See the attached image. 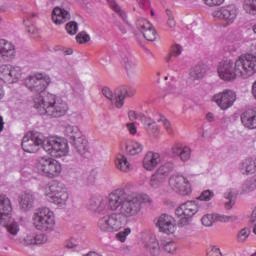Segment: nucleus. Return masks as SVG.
Masks as SVG:
<instances>
[{"label":"nucleus","instance_id":"1","mask_svg":"<svg viewBox=\"0 0 256 256\" xmlns=\"http://www.w3.org/2000/svg\"><path fill=\"white\" fill-rule=\"evenodd\" d=\"M51 83L50 78L43 77V74L28 76L24 80L25 87L32 93H36L34 97V107L40 112V115H48V117H65L69 111V105L63 99L54 94H45V89Z\"/></svg>","mask_w":256,"mask_h":256},{"label":"nucleus","instance_id":"2","mask_svg":"<svg viewBox=\"0 0 256 256\" xmlns=\"http://www.w3.org/2000/svg\"><path fill=\"white\" fill-rule=\"evenodd\" d=\"M25 153H37L41 146L51 157H64L69 153V144L61 138H45L41 132H28L22 139Z\"/></svg>","mask_w":256,"mask_h":256},{"label":"nucleus","instance_id":"3","mask_svg":"<svg viewBox=\"0 0 256 256\" xmlns=\"http://www.w3.org/2000/svg\"><path fill=\"white\" fill-rule=\"evenodd\" d=\"M256 73V56L253 54L241 55L235 63L226 60L220 63L218 75L223 81H235L237 77L249 79Z\"/></svg>","mask_w":256,"mask_h":256},{"label":"nucleus","instance_id":"4","mask_svg":"<svg viewBox=\"0 0 256 256\" xmlns=\"http://www.w3.org/2000/svg\"><path fill=\"white\" fill-rule=\"evenodd\" d=\"M107 209L117 211L118 215H122L126 219L135 217L141 211V200L137 193L130 192L125 189H117L108 195Z\"/></svg>","mask_w":256,"mask_h":256},{"label":"nucleus","instance_id":"5","mask_svg":"<svg viewBox=\"0 0 256 256\" xmlns=\"http://www.w3.org/2000/svg\"><path fill=\"white\" fill-rule=\"evenodd\" d=\"M137 93V90L133 86L121 85L113 91L109 87L102 89V95L109 99L111 103L115 105L117 109H121L125 105V99L127 97H133Z\"/></svg>","mask_w":256,"mask_h":256},{"label":"nucleus","instance_id":"6","mask_svg":"<svg viewBox=\"0 0 256 256\" xmlns=\"http://www.w3.org/2000/svg\"><path fill=\"white\" fill-rule=\"evenodd\" d=\"M127 225V218L117 212L101 217L98 220V229L103 233H115Z\"/></svg>","mask_w":256,"mask_h":256},{"label":"nucleus","instance_id":"7","mask_svg":"<svg viewBox=\"0 0 256 256\" xmlns=\"http://www.w3.org/2000/svg\"><path fill=\"white\" fill-rule=\"evenodd\" d=\"M33 225L38 231H49L55 225V214L47 207L38 208L33 216Z\"/></svg>","mask_w":256,"mask_h":256},{"label":"nucleus","instance_id":"8","mask_svg":"<svg viewBox=\"0 0 256 256\" xmlns=\"http://www.w3.org/2000/svg\"><path fill=\"white\" fill-rule=\"evenodd\" d=\"M47 199L50 203H55V205H65L67 199H69V193H67V188L65 184L61 182H53L46 193Z\"/></svg>","mask_w":256,"mask_h":256},{"label":"nucleus","instance_id":"9","mask_svg":"<svg viewBox=\"0 0 256 256\" xmlns=\"http://www.w3.org/2000/svg\"><path fill=\"white\" fill-rule=\"evenodd\" d=\"M38 171L44 177L53 179V177H59L61 164L53 158L42 157L39 160Z\"/></svg>","mask_w":256,"mask_h":256},{"label":"nucleus","instance_id":"10","mask_svg":"<svg viewBox=\"0 0 256 256\" xmlns=\"http://www.w3.org/2000/svg\"><path fill=\"white\" fill-rule=\"evenodd\" d=\"M212 101L222 109V111H227L230 107H233V103L237 101V95L231 90H224L215 94Z\"/></svg>","mask_w":256,"mask_h":256},{"label":"nucleus","instance_id":"11","mask_svg":"<svg viewBox=\"0 0 256 256\" xmlns=\"http://www.w3.org/2000/svg\"><path fill=\"white\" fill-rule=\"evenodd\" d=\"M0 79L4 83H17L21 79V67L11 65L0 66Z\"/></svg>","mask_w":256,"mask_h":256},{"label":"nucleus","instance_id":"12","mask_svg":"<svg viewBox=\"0 0 256 256\" xmlns=\"http://www.w3.org/2000/svg\"><path fill=\"white\" fill-rule=\"evenodd\" d=\"M169 186L173 191L180 195H189L191 193V184L189 180L181 175H172L168 180Z\"/></svg>","mask_w":256,"mask_h":256},{"label":"nucleus","instance_id":"13","mask_svg":"<svg viewBox=\"0 0 256 256\" xmlns=\"http://www.w3.org/2000/svg\"><path fill=\"white\" fill-rule=\"evenodd\" d=\"M136 27L140 33H142L146 41H155L157 39V31L153 28L150 21L145 18H138L136 21Z\"/></svg>","mask_w":256,"mask_h":256},{"label":"nucleus","instance_id":"14","mask_svg":"<svg viewBox=\"0 0 256 256\" xmlns=\"http://www.w3.org/2000/svg\"><path fill=\"white\" fill-rule=\"evenodd\" d=\"M156 225L161 233H165L166 235H173L177 223L175 222V218H173V216L169 214H162L159 216Z\"/></svg>","mask_w":256,"mask_h":256},{"label":"nucleus","instance_id":"15","mask_svg":"<svg viewBox=\"0 0 256 256\" xmlns=\"http://www.w3.org/2000/svg\"><path fill=\"white\" fill-rule=\"evenodd\" d=\"M11 211L13 206L11 205V199L7 195H0V225H7L11 220Z\"/></svg>","mask_w":256,"mask_h":256},{"label":"nucleus","instance_id":"16","mask_svg":"<svg viewBox=\"0 0 256 256\" xmlns=\"http://www.w3.org/2000/svg\"><path fill=\"white\" fill-rule=\"evenodd\" d=\"M239 11L235 5H228L221 7L218 11L215 12V17L219 19H223L229 25L235 23V19H237Z\"/></svg>","mask_w":256,"mask_h":256},{"label":"nucleus","instance_id":"17","mask_svg":"<svg viewBox=\"0 0 256 256\" xmlns=\"http://www.w3.org/2000/svg\"><path fill=\"white\" fill-rule=\"evenodd\" d=\"M15 45L13 43L0 39V63L4 61H13L15 59Z\"/></svg>","mask_w":256,"mask_h":256},{"label":"nucleus","instance_id":"18","mask_svg":"<svg viewBox=\"0 0 256 256\" xmlns=\"http://www.w3.org/2000/svg\"><path fill=\"white\" fill-rule=\"evenodd\" d=\"M197 211H199V206L195 201H187L184 204H181L175 211L177 217H193Z\"/></svg>","mask_w":256,"mask_h":256},{"label":"nucleus","instance_id":"19","mask_svg":"<svg viewBox=\"0 0 256 256\" xmlns=\"http://www.w3.org/2000/svg\"><path fill=\"white\" fill-rule=\"evenodd\" d=\"M161 163V155L157 152H148L143 159V167L146 171H153Z\"/></svg>","mask_w":256,"mask_h":256},{"label":"nucleus","instance_id":"20","mask_svg":"<svg viewBox=\"0 0 256 256\" xmlns=\"http://www.w3.org/2000/svg\"><path fill=\"white\" fill-rule=\"evenodd\" d=\"M122 63L126 70L127 77H135L139 73V68H137V63L131 59L129 54H121Z\"/></svg>","mask_w":256,"mask_h":256},{"label":"nucleus","instance_id":"21","mask_svg":"<svg viewBox=\"0 0 256 256\" xmlns=\"http://www.w3.org/2000/svg\"><path fill=\"white\" fill-rule=\"evenodd\" d=\"M71 19V13L61 7H55L52 13V20L56 25H63Z\"/></svg>","mask_w":256,"mask_h":256},{"label":"nucleus","instance_id":"22","mask_svg":"<svg viewBox=\"0 0 256 256\" xmlns=\"http://www.w3.org/2000/svg\"><path fill=\"white\" fill-rule=\"evenodd\" d=\"M171 151L176 157H180L181 161H189L191 159V148L183 144H175Z\"/></svg>","mask_w":256,"mask_h":256},{"label":"nucleus","instance_id":"23","mask_svg":"<svg viewBox=\"0 0 256 256\" xmlns=\"http://www.w3.org/2000/svg\"><path fill=\"white\" fill-rule=\"evenodd\" d=\"M71 144L74 147L75 152L80 155V157H83L84 159L89 157V145L83 136L76 139V141L71 142Z\"/></svg>","mask_w":256,"mask_h":256},{"label":"nucleus","instance_id":"24","mask_svg":"<svg viewBox=\"0 0 256 256\" xmlns=\"http://www.w3.org/2000/svg\"><path fill=\"white\" fill-rule=\"evenodd\" d=\"M241 123L247 129H256V111L249 109L243 112L241 114Z\"/></svg>","mask_w":256,"mask_h":256},{"label":"nucleus","instance_id":"25","mask_svg":"<svg viewBox=\"0 0 256 256\" xmlns=\"http://www.w3.org/2000/svg\"><path fill=\"white\" fill-rule=\"evenodd\" d=\"M88 209L94 213H105L107 211V200L91 198L88 203Z\"/></svg>","mask_w":256,"mask_h":256},{"label":"nucleus","instance_id":"26","mask_svg":"<svg viewBox=\"0 0 256 256\" xmlns=\"http://www.w3.org/2000/svg\"><path fill=\"white\" fill-rule=\"evenodd\" d=\"M207 73V66L205 64H197L190 70L191 81H201L205 74Z\"/></svg>","mask_w":256,"mask_h":256},{"label":"nucleus","instance_id":"27","mask_svg":"<svg viewBox=\"0 0 256 256\" xmlns=\"http://www.w3.org/2000/svg\"><path fill=\"white\" fill-rule=\"evenodd\" d=\"M35 204V195L31 192H26L22 194L20 199V207L23 211H29V209H33V205Z\"/></svg>","mask_w":256,"mask_h":256},{"label":"nucleus","instance_id":"28","mask_svg":"<svg viewBox=\"0 0 256 256\" xmlns=\"http://www.w3.org/2000/svg\"><path fill=\"white\" fill-rule=\"evenodd\" d=\"M141 121L150 135H157V133H159V126H157V122L153 119L141 116Z\"/></svg>","mask_w":256,"mask_h":256},{"label":"nucleus","instance_id":"29","mask_svg":"<svg viewBox=\"0 0 256 256\" xmlns=\"http://www.w3.org/2000/svg\"><path fill=\"white\" fill-rule=\"evenodd\" d=\"M145 247L147 251L153 256H159V253H161V247L159 246V241H157V238L150 237L149 240L145 243Z\"/></svg>","mask_w":256,"mask_h":256},{"label":"nucleus","instance_id":"30","mask_svg":"<svg viewBox=\"0 0 256 256\" xmlns=\"http://www.w3.org/2000/svg\"><path fill=\"white\" fill-rule=\"evenodd\" d=\"M115 165L119 171H122L123 173H129V170L131 169V164L129 161H127V157L123 154H119L115 160Z\"/></svg>","mask_w":256,"mask_h":256},{"label":"nucleus","instance_id":"31","mask_svg":"<svg viewBox=\"0 0 256 256\" xmlns=\"http://www.w3.org/2000/svg\"><path fill=\"white\" fill-rule=\"evenodd\" d=\"M64 133L66 137H69V139H71V143L83 137L81 134V130H79V127L77 126H66Z\"/></svg>","mask_w":256,"mask_h":256},{"label":"nucleus","instance_id":"32","mask_svg":"<svg viewBox=\"0 0 256 256\" xmlns=\"http://www.w3.org/2000/svg\"><path fill=\"white\" fill-rule=\"evenodd\" d=\"M174 170L175 164L173 162H166L159 166V168L156 170V173L167 179Z\"/></svg>","mask_w":256,"mask_h":256},{"label":"nucleus","instance_id":"33","mask_svg":"<svg viewBox=\"0 0 256 256\" xmlns=\"http://www.w3.org/2000/svg\"><path fill=\"white\" fill-rule=\"evenodd\" d=\"M166 182L167 179L165 177L155 172L150 178V187L152 189H161Z\"/></svg>","mask_w":256,"mask_h":256},{"label":"nucleus","instance_id":"34","mask_svg":"<svg viewBox=\"0 0 256 256\" xmlns=\"http://www.w3.org/2000/svg\"><path fill=\"white\" fill-rule=\"evenodd\" d=\"M4 227H6L9 235V239L10 241H13V243H15L16 239H19V237H17V234L19 233V224L17 222L11 223V224H6Z\"/></svg>","mask_w":256,"mask_h":256},{"label":"nucleus","instance_id":"35","mask_svg":"<svg viewBox=\"0 0 256 256\" xmlns=\"http://www.w3.org/2000/svg\"><path fill=\"white\" fill-rule=\"evenodd\" d=\"M72 91L73 96L76 97V99H83V95H85V87H83V84L80 81H74L72 84Z\"/></svg>","mask_w":256,"mask_h":256},{"label":"nucleus","instance_id":"36","mask_svg":"<svg viewBox=\"0 0 256 256\" xmlns=\"http://www.w3.org/2000/svg\"><path fill=\"white\" fill-rule=\"evenodd\" d=\"M108 5L119 15V17H121L122 20H124L125 23H127V13L121 9V6H119L115 0H108Z\"/></svg>","mask_w":256,"mask_h":256},{"label":"nucleus","instance_id":"37","mask_svg":"<svg viewBox=\"0 0 256 256\" xmlns=\"http://www.w3.org/2000/svg\"><path fill=\"white\" fill-rule=\"evenodd\" d=\"M249 173H256V159L248 158L242 162V171Z\"/></svg>","mask_w":256,"mask_h":256},{"label":"nucleus","instance_id":"38","mask_svg":"<svg viewBox=\"0 0 256 256\" xmlns=\"http://www.w3.org/2000/svg\"><path fill=\"white\" fill-rule=\"evenodd\" d=\"M255 190H256V178L246 180L242 185L241 195L252 193V191H255Z\"/></svg>","mask_w":256,"mask_h":256},{"label":"nucleus","instance_id":"39","mask_svg":"<svg viewBox=\"0 0 256 256\" xmlns=\"http://www.w3.org/2000/svg\"><path fill=\"white\" fill-rule=\"evenodd\" d=\"M16 245H22L23 247H29V245H35V235L28 234L24 238H18L15 240Z\"/></svg>","mask_w":256,"mask_h":256},{"label":"nucleus","instance_id":"40","mask_svg":"<svg viewBox=\"0 0 256 256\" xmlns=\"http://www.w3.org/2000/svg\"><path fill=\"white\" fill-rule=\"evenodd\" d=\"M243 9L248 15H256V0H244Z\"/></svg>","mask_w":256,"mask_h":256},{"label":"nucleus","instance_id":"41","mask_svg":"<svg viewBox=\"0 0 256 256\" xmlns=\"http://www.w3.org/2000/svg\"><path fill=\"white\" fill-rule=\"evenodd\" d=\"M129 155H139L143 151V145L139 142H134L131 146L126 147Z\"/></svg>","mask_w":256,"mask_h":256},{"label":"nucleus","instance_id":"42","mask_svg":"<svg viewBox=\"0 0 256 256\" xmlns=\"http://www.w3.org/2000/svg\"><path fill=\"white\" fill-rule=\"evenodd\" d=\"M215 223H229V221H237L236 216H225L221 214H214Z\"/></svg>","mask_w":256,"mask_h":256},{"label":"nucleus","instance_id":"43","mask_svg":"<svg viewBox=\"0 0 256 256\" xmlns=\"http://www.w3.org/2000/svg\"><path fill=\"white\" fill-rule=\"evenodd\" d=\"M224 198L226 199L224 202L225 209H232L233 205H235V200H233V192L229 191L224 193Z\"/></svg>","mask_w":256,"mask_h":256},{"label":"nucleus","instance_id":"44","mask_svg":"<svg viewBox=\"0 0 256 256\" xmlns=\"http://www.w3.org/2000/svg\"><path fill=\"white\" fill-rule=\"evenodd\" d=\"M201 221L204 227H213V223H215V214H206L202 217Z\"/></svg>","mask_w":256,"mask_h":256},{"label":"nucleus","instance_id":"45","mask_svg":"<svg viewBox=\"0 0 256 256\" xmlns=\"http://www.w3.org/2000/svg\"><path fill=\"white\" fill-rule=\"evenodd\" d=\"M163 249L166 253H170V255H173L175 253V251H177V244H175V242L173 241H169V242H163Z\"/></svg>","mask_w":256,"mask_h":256},{"label":"nucleus","instance_id":"46","mask_svg":"<svg viewBox=\"0 0 256 256\" xmlns=\"http://www.w3.org/2000/svg\"><path fill=\"white\" fill-rule=\"evenodd\" d=\"M76 41L80 45H83V43H89L91 41V36L87 32L82 31L76 35Z\"/></svg>","mask_w":256,"mask_h":256},{"label":"nucleus","instance_id":"47","mask_svg":"<svg viewBox=\"0 0 256 256\" xmlns=\"http://www.w3.org/2000/svg\"><path fill=\"white\" fill-rule=\"evenodd\" d=\"M78 29H79V26L75 21H70L66 24V31L69 35H76Z\"/></svg>","mask_w":256,"mask_h":256},{"label":"nucleus","instance_id":"48","mask_svg":"<svg viewBox=\"0 0 256 256\" xmlns=\"http://www.w3.org/2000/svg\"><path fill=\"white\" fill-rule=\"evenodd\" d=\"M249 229L244 228L238 232L237 239L239 243H245L247 239L249 238Z\"/></svg>","mask_w":256,"mask_h":256},{"label":"nucleus","instance_id":"49","mask_svg":"<svg viewBox=\"0 0 256 256\" xmlns=\"http://www.w3.org/2000/svg\"><path fill=\"white\" fill-rule=\"evenodd\" d=\"M131 233V228H125L124 231L118 232L116 234V239L121 241V243H125L127 236Z\"/></svg>","mask_w":256,"mask_h":256},{"label":"nucleus","instance_id":"50","mask_svg":"<svg viewBox=\"0 0 256 256\" xmlns=\"http://www.w3.org/2000/svg\"><path fill=\"white\" fill-rule=\"evenodd\" d=\"M213 197H215V194L213 193V191L205 190L201 193L198 199H200V201H211Z\"/></svg>","mask_w":256,"mask_h":256},{"label":"nucleus","instance_id":"51","mask_svg":"<svg viewBox=\"0 0 256 256\" xmlns=\"http://www.w3.org/2000/svg\"><path fill=\"white\" fill-rule=\"evenodd\" d=\"M97 179V171L91 170L89 174L86 176V184L93 185Z\"/></svg>","mask_w":256,"mask_h":256},{"label":"nucleus","instance_id":"52","mask_svg":"<svg viewBox=\"0 0 256 256\" xmlns=\"http://www.w3.org/2000/svg\"><path fill=\"white\" fill-rule=\"evenodd\" d=\"M47 243V236L45 234H37L34 236V245H43Z\"/></svg>","mask_w":256,"mask_h":256},{"label":"nucleus","instance_id":"53","mask_svg":"<svg viewBox=\"0 0 256 256\" xmlns=\"http://www.w3.org/2000/svg\"><path fill=\"white\" fill-rule=\"evenodd\" d=\"M180 220L178 221L179 227H187V225L191 224V217L189 216H180Z\"/></svg>","mask_w":256,"mask_h":256},{"label":"nucleus","instance_id":"54","mask_svg":"<svg viewBox=\"0 0 256 256\" xmlns=\"http://www.w3.org/2000/svg\"><path fill=\"white\" fill-rule=\"evenodd\" d=\"M158 123H162V125H163V127H165L166 131L171 133V123L169 122V120H167V118L162 116L158 120Z\"/></svg>","mask_w":256,"mask_h":256},{"label":"nucleus","instance_id":"55","mask_svg":"<svg viewBox=\"0 0 256 256\" xmlns=\"http://www.w3.org/2000/svg\"><path fill=\"white\" fill-rule=\"evenodd\" d=\"M207 256H223V254H221V250L219 248L216 246H211Z\"/></svg>","mask_w":256,"mask_h":256},{"label":"nucleus","instance_id":"56","mask_svg":"<svg viewBox=\"0 0 256 256\" xmlns=\"http://www.w3.org/2000/svg\"><path fill=\"white\" fill-rule=\"evenodd\" d=\"M167 15H168L167 25L168 27L173 29V27L177 25V22H175V18L173 17V14L171 13V11L167 10Z\"/></svg>","mask_w":256,"mask_h":256},{"label":"nucleus","instance_id":"57","mask_svg":"<svg viewBox=\"0 0 256 256\" xmlns=\"http://www.w3.org/2000/svg\"><path fill=\"white\" fill-rule=\"evenodd\" d=\"M206 5H208V7H217L219 5H223V3L225 2V0H204Z\"/></svg>","mask_w":256,"mask_h":256},{"label":"nucleus","instance_id":"58","mask_svg":"<svg viewBox=\"0 0 256 256\" xmlns=\"http://www.w3.org/2000/svg\"><path fill=\"white\" fill-rule=\"evenodd\" d=\"M137 196L140 199V209H141V203H148L149 205H151L153 203V200L151 199V197H149V195L147 194H143L142 196H140L139 194H137Z\"/></svg>","mask_w":256,"mask_h":256},{"label":"nucleus","instance_id":"59","mask_svg":"<svg viewBox=\"0 0 256 256\" xmlns=\"http://www.w3.org/2000/svg\"><path fill=\"white\" fill-rule=\"evenodd\" d=\"M181 53H183V48L181 47V45L177 44L172 47L171 55H173L174 57H179Z\"/></svg>","mask_w":256,"mask_h":256},{"label":"nucleus","instance_id":"60","mask_svg":"<svg viewBox=\"0 0 256 256\" xmlns=\"http://www.w3.org/2000/svg\"><path fill=\"white\" fill-rule=\"evenodd\" d=\"M167 93H170L172 95H179V90L175 85H169L167 87Z\"/></svg>","mask_w":256,"mask_h":256},{"label":"nucleus","instance_id":"61","mask_svg":"<svg viewBox=\"0 0 256 256\" xmlns=\"http://www.w3.org/2000/svg\"><path fill=\"white\" fill-rule=\"evenodd\" d=\"M127 129L131 135H136L137 134V127L135 126V123H128L127 124Z\"/></svg>","mask_w":256,"mask_h":256},{"label":"nucleus","instance_id":"62","mask_svg":"<svg viewBox=\"0 0 256 256\" xmlns=\"http://www.w3.org/2000/svg\"><path fill=\"white\" fill-rule=\"evenodd\" d=\"M115 25L116 27H118L122 35L127 34V28L123 24H121V22H115Z\"/></svg>","mask_w":256,"mask_h":256},{"label":"nucleus","instance_id":"63","mask_svg":"<svg viewBox=\"0 0 256 256\" xmlns=\"http://www.w3.org/2000/svg\"><path fill=\"white\" fill-rule=\"evenodd\" d=\"M128 117L130 119V121H135L136 119H139V115L137 114V112L131 110L128 112Z\"/></svg>","mask_w":256,"mask_h":256},{"label":"nucleus","instance_id":"64","mask_svg":"<svg viewBox=\"0 0 256 256\" xmlns=\"http://www.w3.org/2000/svg\"><path fill=\"white\" fill-rule=\"evenodd\" d=\"M137 3L141 9H145L149 5V0H137Z\"/></svg>","mask_w":256,"mask_h":256}]
</instances>
